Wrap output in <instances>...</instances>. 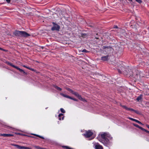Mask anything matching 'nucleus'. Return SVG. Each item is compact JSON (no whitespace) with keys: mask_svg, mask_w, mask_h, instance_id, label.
Instances as JSON below:
<instances>
[{"mask_svg":"<svg viewBox=\"0 0 149 149\" xmlns=\"http://www.w3.org/2000/svg\"><path fill=\"white\" fill-rule=\"evenodd\" d=\"M99 136L102 138L99 141L106 146H108L110 144L111 142L109 139H111L112 138L111 137L110 135L107 132H102L99 134Z\"/></svg>","mask_w":149,"mask_h":149,"instance_id":"obj_1","label":"nucleus"},{"mask_svg":"<svg viewBox=\"0 0 149 149\" xmlns=\"http://www.w3.org/2000/svg\"><path fill=\"white\" fill-rule=\"evenodd\" d=\"M72 93L75 95L80 100L83 101H85V100L82 97L81 95H80L78 93L73 91V92Z\"/></svg>","mask_w":149,"mask_h":149,"instance_id":"obj_2","label":"nucleus"},{"mask_svg":"<svg viewBox=\"0 0 149 149\" xmlns=\"http://www.w3.org/2000/svg\"><path fill=\"white\" fill-rule=\"evenodd\" d=\"M30 36V35L24 31H22L21 37L26 38Z\"/></svg>","mask_w":149,"mask_h":149,"instance_id":"obj_3","label":"nucleus"},{"mask_svg":"<svg viewBox=\"0 0 149 149\" xmlns=\"http://www.w3.org/2000/svg\"><path fill=\"white\" fill-rule=\"evenodd\" d=\"M93 134V133L91 130H88L84 134L86 138H88L91 136Z\"/></svg>","mask_w":149,"mask_h":149,"instance_id":"obj_4","label":"nucleus"},{"mask_svg":"<svg viewBox=\"0 0 149 149\" xmlns=\"http://www.w3.org/2000/svg\"><path fill=\"white\" fill-rule=\"evenodd\" d=\"M95 149H103L102 146L98 143H95L94 145Z\"/></svg>","mask_w":149,"mask_h":149,"instance_id":"obj_5","label":"nucleus"},{"mask_svg":"<svg viewBox=\"0 0 149 149\" xmlns=\"http://www.w3.org/2000/svg\"><path fill=\"white\" fill-rule=\"evenodd\" d=\"M22 31H16L13 32V34L16 36L21 37Z\"/></svg>","mask_w":149,"mask_h":149,"instance_id":"obj_6","label":"nucleus"},{"mask_svg":"<svg viewBox=\"0 0 149 149\" xmlns=\"http://www.w3.org/2000/svg\"><path fill=\"white\" fill-rule=\"evenodd\" d=\"M60 29V27L58 26V25L57 24H55L54 25L53 27L52 28V31L56 30H59Z\"/></svg>","mask_w":149,"mask_h":149,"instance_id":"obj_7","label":"nucleus"},{"mask_svg":"<svg viewBox=\"0 0 149 149\" xmlns=\"http://www.w3.org/2000/svg\"><path fill=\"white\" fill-rule=\"evenodd\" d=\"M15 147L19 149H31L29 147L21 146L17 145Z\"/></svg>","mask_w":149,"mask_h":149,"instance_id":"obj_8","label":"nucleus"},{"mask_svg":"<svg viewBox=\"0 0 149 149\" xmlns=\"http://www.w3.org/2000/svg\"><path fill=\"white\" fill-rule=\"evenodd\" d=\"M0 136H3L4 137H10L13 136V135L10 134H0Z\"/></svg>","mask_w":149,"mask_h":149,"instance_id":"obj_9","label":"nucleus"},{"mask_svg":"<svg viewBox=\"0 0 149 149\" xmlns=\"http://www.w3.org/2000/svg\"><path fill=\"white\" fill-rule=\"evenodd\" d=\"M109 57L108 56H102L101 58V59L102 60L104 61H106L108 59Z\"/></svg>","mask_w":149,"mask_h":149,"instance_id":"obj_10","label":"nucleus"},{"mask_svg":"<svg viewBox=\"0 0 149 149\" xmlns=\"http://www.w3.org/2000/svg\"><path fill=\"white\" fill-rule=\"evenodd\" d=\"M63 116V114H62V113H60V114H59V115H58V117H59V119L60 120H61V117H62V120H63V119H64V116Z\"/></svg>","mask_w":149,"mask_h":149,"instance_id":"obj_11","label":"nucleus"},{"mask_svg":"<svg viewBox=\"0 0 149 149\" xmlns=\"http://www.w3.org/2000/svg\"><path fill=\"white\" fill-rule=\"evenodd\" d=\"M23 66L24 68H25L28 69H29V70H30L32 71H36V70H35L32 68H30L29 67H27V66H26V65H23Z\"/></svg>","mask_w":149,"mask_h":149,"instance_id":"obj_12","label":"nucleus"},{"mask_svg":"<svg viewBox=\"0 0 149 149\" xmlns=\"http://www.w3.org/2000/svg\"><path fill=\"white\" fill-rule=\"evenodd\" d=\"M6 63L8 65H10L12 67H13L15 68V65H13L12 63H11L10 62L8 61H6Z\"/></svg>","mask_w":149,"mask_h":149,"instance_id":"obj_13","label":"nucleus"},{"mask_svg":"<svg viewBox=\"0 0 149 149\" xmlns=\"http://www.w3.org/2000/svg\"><path fill=\"white\" fill-rule=\"evenodd\" d=\"M142 96L143 95H140V96H139L137 97L136 99L138 101H139L142 98Z\"/></svg>","mask_w":149,"mask_h":149,"instance_id":"obj_14","label":"nucleus"},{"mask_svg":"<svg viewBox=\"0 0 149 149\" xmlns=\"http://www.w3.org/2000/svg\"><path fill=\"white\" fill-rule=\"evenodd\" d=\"M15 68L17 69V70H19L20 72H24L23 70L22 69H21L19 68H18V67L15 66Z\"/></svg>","mask_w":149,"mask_h":149,"instance_id":"obj_15","label":"nucleus"},{"mask_svg":"<svg viewBox=\"0 0 149 149\" xmlns=\"http://www.w3.org/2000/svg\"><path fill=\"white\" fill-rule=\"evenodd\" d=\"M54 87L55 88H56V89H57V90H58V91H61L62 90V89L61 88L58 87L56 85H54Z\"/></svg>","mask_w":149,"mask_h":149,"instance_id":"obj_16","label":"nucleus"},{"mask_svg":"<svg viewBox=\"0 0 149 149\" xmlns=\"http://www.w3.org/2000/svg\"><path fill=\"white\" fill-rule=\"evenodd\" d=\"M34 147L37 149H45L44 148H41L38 146H36Z\"/></svg>","mask_w":149,"mask_h":149,"instance_id":"obj_17","label":"nucleus"},{"mask_svg":"<svg viewBox=\"0 0 149 149\" xmlns=\"http://www.w3.org/2000/svg\"><path fill=\"white\" fill-rule=\"evenodd\" d=\"M129 118L130 120H132L136 122V123H137V122L138 121V120H137L136 119H134V118Z\"/></svg>","mask_w":149,"mask_h":149,"instance_id":"obj_18","label":"nucleus"},{"mask_svg":"<svg viewBox=\"0 0 149 149\" xmlns=\"http://www.w3.org/2000/svg\"><path fill=\"white\" fill-rule=\"evenodd\" d=\"M34 135L36 136H38L41 138H42V139H44V138L43 137V136H40V135H37V134H34Z\"/></svg>","mask_w":149,"mask_h":149,"instance_id":"obj_19","label":"nucleus"},{"mask_svg":"<svg viewBox=\"0 0 149 149\" xmlns=\"http://www.w3.org/2000/svg\"><path fill=\"white\" fill-rule=\"evenodd\" d=\"M122 107H123V108L125 109L126 110H128V108L126 106H125L123 105V106H122Z\"/></svg>","mask_w":149,"mask_h":149,"instance_id":"obj_20","label":"nucleus"},{"mask_svg":"<svg viewBox=\"0 0 149 149\" xmlns=\"http://www.w3.org/2000/svg\"><path fill=\"white\" fill-rule=\"evenodd\" d=\"M60 111L61 112L63 113H65V111L64 110L63 108H61L60 109Z\"/></svg>","mask_w":149,"mask_h":149,"instance_id":"obj_21","label":"nucleus"},{"mask_svg":"<svg viewBox=\"0 0 149 149\" xmlns=\"http://www.w3.org/2000/svg\"><path fill=\"white\" fill-rule=\"evenodd\" d=\"M67 89L68 91H69L71 93H72L73 92V91L71 89H70L69 88H67Z\"/></svg>","mask_w":149,"mask_h":149,"instance_id":"obj_22","label":"nucleus"},{"mask_svg":"<svg viewBox=\"0 0 149 149\" xmlns=\"http://www.w3.org/2000/svg\"><path fill=\"white\" fill-rule=\"evenodd\" d=\"M135 1L139 3H141L142 2V1L141 0H136Z\"/></svg>","mask_w":149,"mask_h":149,"instance_id":"obj_23","label":"nucleus"},{"mask_svg":"<svg viewBox=\"0 0 149 149\" xmlns=\"http://www.w3.org/2000/svg\"><path fill=\"white\" fill-rule=\"evenodd\" d=\"M134 110H134L130 108H128V111H133L134 112Z\"/></svg>","mask_w":149,"mask_h":149,"instance_id":"obj_24","label":"nucleus"},{"mask_svg":"<svg viewBox=\"0 0 149 149\" xmlns=\"http://www.w3.org/2000/svg\"><path fill=\"white\" fill-rule=\"evenodd\" d=\"M138 128H139L140 129H141V130H142L143 131H145V130H146L140 126H139V127Z\"/></svg>","mask_w":149,"mask_h":149,"instance_id":"obj_25","label":"nucleus"},{"mask_svg":"<svg viewBox=\"0 0 149 149\" xmlns=\"http://www.w3.org/2000/svg\"><path fill=\"white\" fill-rule=\"evenodd\" d=\"M70 99L72 100H74V101H78L77 100V99L74 98H72L71 97V98H70Z\"/></svg>","mask_w":149,"mask_h":149,"instance_id":"obj_26","label":"nucleus"},{"mask_svg":"<svg viewBox=\"0 0 149 149\" xmlns=\"http://www.w3.org/2000/svg\"><path fill=\"white\" fill-rule=\"evenodd\" d=\"M133 125L135 126V127H136L138 128H139V126L137 124H134V123H133Z\"/></svg>","mask_w":149,"mask_h":149,"instance_id":"obj_27","label":"nucleus"},{"mask_svg":"<svg viewBox=\"0 0 149 149\" xmlns=\"http://www.w3.org/2000/svg\"><path fill=\"white\" fill-rule=\"evenodd\" d=\"M124 68L123 67H122L121 68V70H122V72H123L125 73V72H124ZM126 73L127 74L128 73L127 72V73Z\"/></svg>","mask_w":149,"mask_h":149,"instance_id":"obj_28","label":"nucleus"},{"mask_svg":"<svg viewBox=\"0 0 149 149\" xmlns=\"http://www.w3.org/2000/svg\"><path fill=\"white\" fill-rule=\"evenodd\" d=\"M82 52L87 53L88 52L86 49H84L82 51Z\"/></svg>","mask_w":149,"mask_h":149,"instance_id":"obj_29","label":"nucleus"},{"mask_svg":"<svg viewBox=\"0 0 149 149\" xmlns=\"http://www.w3.org/2000/svg\"><path fill=\"white\" fill-rule=\"evenodd\" d=\"M60 94H61V95L62 96H63V97H66V95H65V94H63V93H61Z\"/></svg>","mask_w":149,"mask_h":149,"instance_id":"obj_30","label":"nucleus"},{"mask_svg":"<svg viewBox=\"0 0 149 149\" xmlns=\"http://www.w3.org/2000/svg\"><path fill=\"white\" fill-rule=\"evenodd\" d=\"M66 97H66V98H68L70 99V98H71V97H70V96H69L68 95H66Z\"/></svg>","mask_w":149,"mask_h":149,"instance_id":"obj_31","label":"nucleus"},{"mask_svg":"<svg viewBox=\"0 0 149 149\" xmlns=\"http://www.w3.org/2000/svg\"><path fill=\"white\" fill-rule=\"evenodd\" d=\"M137 123H139V124H140L143 125V124L141 122H140V121H139V120H138Z\"/></svg>","mask_w":149,"mask_h":149,"instance_id":"obj_32","label":"nucleus"},{"mask_svg":"<svg viewBox=\"0 0 149 149\" xmlns=\"http://www.w3.org/2000/svg\"><path fill=\"white\" fill-rule=\"evenodd\" d=\"M134 112L137 114H138L139 113V112L138 111L136 110H134Z\"/></svg>","mask_w":149,"mask_h":149,"instance_id":"obj_33","label":"nucleus"},{"mask_svg":"<svg viewBox=\"0 0 149 149\" xmlns=\"http://www.w3.org/2000/svg\"><path fill=\"white\" fill-rule=\"evenodd\" d=\"M16 145H16V144H11V145L15 146H15H16Z\"/></svg>","mask_w":149,"mask_h":149,"instance_id":"obj_34","label":"nucleus"},{"mask_svg":"<svg viewBox=\"0 0 149 149\" xmlns=\"http://www.w3.org/2000/svg\"><path fill=\"white\" fill-rule=\"evenodd\" d=\"M6 1L8 3L10 2V0H6Z\"/></svg>","mask_w":149,"mask_h":149,"instance_id":"obj_35","label":"nucleus"},{"mask_svg":"<svg viewBox=\"0 0 149 149\" xmlns=\"http://www.w3.org/2000/svg\"><path fill=\"white\" fill-rule=\"evenodd\" d=\"M145 132H146L148 133H149V131H148L146 130H145Z\"/></svg>","mask_w":149,"mask_h":149,"instance_id":"obj_36","label":"nucleus"},{"mask_svg":"<svg viewBox=\"0 0 149 149\" xmlns=\"http://www.w3.org/2000/svg\"><path fill=\"white\" fill-rule=\"evenodd\" d=\"M146 126L148 128H149V125H147V124H146Z\"/></svg>","mask_w":149,"mask_h":149,"instance_id":"obj_37","label":"nucleus"},{"mask_svg":"<svg viewBox=\"0 0 149 149\" xmlns=\"http://www.w3.org/2000/svg\"><path fill=\"white\" fill-rule=\"evenodd\" d=\"M118 72L119 73H121V71L120 70H118Z\"/></svg>","mask_w":149,"mask_h":149,"instance_id":"obj_38","label":"nucleus"},{"mask_svg":"<svg viewBox=\"0 0 149 149\" xmlns=\"http://www.w3.org/2000/svg\"><path fill=\"white\" fill-rule=\"evenodd\" d=\"M114 28H118V27L117 26H114Z\"/></svg>","mask_w":149,"mask_h":149,"instance_id":"obj_39","label":"nucleus"},{"mask_svg":"<svg viewBox=\"0 0 149 149\" xmlns=\"http://www.w3.org/2000/svg\"><path fill=\"white\" fill-rule=\"evenodd\" d=\"M107 49H111V48L110 47H107Z\"/></svg>","mask_w":149,"mask_h":149,"instance_id":"obj_40","label":"nucleus"},{"mask_svg":"<svg viewBox=\"0 0 149 149\" xmlns=\"http://www.w3.org/2000/svg\"><path fill=\"white\" fill-rule=\"evenodd\" d=\"M9 127V129H13V128H12V127Z\"/></svg>","mask_w":149,"mask_h":149,"instance_id":"obj_41","label":"nucleus"},{"mask_svg":"<svg viewBox=\"0 0 149 149\" xmlns=\"http://www.w3.org/2000/svg\"><path fill=\"white\" fill-rule=\"evenodd\" d=\"M128 0L129 1H130L131 2H132V0Z\"/></svg>","mask_w":149,"mask_h":149,"instance_id":"obj_42","label":"nucleus"},{"mask_svg":"<svg viewBox=\"0 0 149 149\" xmlns=\"http://www.w3.org/2000/svg\"><path fill=\"white\" fill-rule=\"evenodd\" d=\"M0 49L2 50V49L1 48H0Z\"/></svg>","mask_w":149,"mask_h":149,"instance_id":"obj_43","label":"nucleus"},{"mask_svg":"<svg viewBox=\"0 0 149 149\" xmlns=\"http://www.w3.org/2000/svg\"><path fill=\"white\" fill-rule=\"evenodd\" d=\"M93 138H92L91 139H93Z\"/></svg>","mask_w":149,"mask_h":149,"instance_id":"obj_44","label":"nucleus"}]
</instances>
